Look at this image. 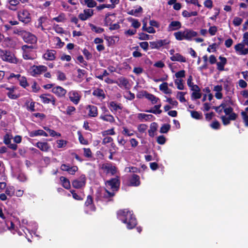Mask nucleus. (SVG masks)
Instances as JSON below:
<instances>
[{
	"instance_id": "obj_1",
	"label": "nucleus",
	"mask_w": 248,
	"mask_h": 248,
	"mask_svg": "<svg viewBox=\"0 0 248 248\" xmlns=\"http://www.w3.org/2000/svg\"><path fill=\"white\" fill-rule=\"evenodd\" d=\"M232 104L230 98L228 97L219 106L213 108L220 115V118L225 125L229 124L231 121L235 120L237 117V115L233 112V108L230 106Z\"/></svg>"
},
{
	"instance_id": "obj_2",
	"label": "nucleus",
	"mask_w": 248,
	"mask_h": 248,
	"mask_svg": "<svg viewBox=\"0 0 248 248\" xmlns=\"http://www.w3.org/2000/svg\"><path fill=\"white\" fill-rule=\"evenodd\" d=\"M118 187H107V188H106L104 187H101L97 189L96 198L100 200L109 199L114 196V191L115 190H117ZM110 200V199H108V201Z\"/></svg>"
},
{
	"instance_id": "obj_3",
	"label": "nucleus",
	"mask_w": 248,
	"mask_h": 248,
	"mask_svg": "<svg viewBox=\"0 0 248 248\" xmlns=\"http://www.w3.org/2000/svg\"><path fill=\"white\" fill-rule=\"evenodd\" d=\"M197 32L189 29H186L184 31H179L174 33V36L178 41L186 40L190 41L192 38L197 36Z\"/></svg>"
},
{
	"instance_id": "obj_4",
	"label": "nucleus",
	"mask_w": 248,
	"mask_h": 248,
	"mask_svg": "<svg viewBox=\"0 0 248 248\" xmlns=\"http://www.w3.org/2000/svg\"><path fill=\"white\" fill-rule=\"evenodd\" d=\"M32 45H24L22 46V56L24 59L27 60H32L35 59L36 55L33 50Z\"/></svg>"
},
{
	"instance_id": "obj_5",
	"label": "nucleus",
	"mask_w": 248,
	"mask_h": 248,
	"mask_svg": "<svg viewBox=\"0 0 248 248\" xmlns=\"http://www.w3.org/2000/svg\"><path fill=\"white\" fill-rule=\"evenodd\" d=\"M0 57L3 61L10 63H17L18 62V60L15 56V55L11 52L6 50L0 49Z\"/></svg>"
},
{
	"instance_id": "obj_6",
	"label": "nucleus",
	"mask_w": 248,
	"mask_h": 248,
	"mask_svg": "<svg viewBox=\"0 0 248 248\" xmlns=\"http://www.w3.org/2000/svg\"><path fill=\"white\" fill-rule=\"evenodd\" d=\"M67 95L69 100L76 105L78 104L82 97L80 92L77 90L69 91Z\"/></svg>"
},
{
	"instance_id": "obj_7",
	"label": "nucleus",
	"mask_w": 248,
	"mask_h": 248,
	"mask_svg": "<svg viewBox=\"0 0 248 248\" xmlns=\"http://www.w3.org/2000/svg\"><path fill=\"white\" fill-rule=\"evenodd\" d=\"M17 16L19 20L25 24H27L31 21V15L29 12L26 9L19 11Z\"/></svg>"
},
{
	"instance_id": "obj_8",
	"label": "nucleus",
	"mask_w": 248,
	"mask_h": 248,
	"mask_svg": "<svg viewBox=\"0 0 248 248\" xmlns=\"http://www.w3.org/2000/svg\"><path fill=\"white\" fill-rule=\"evenodd\" d=\"M100 169L102 171L106 174L113 175L115 174L117 172V169L116 167L110 163L103 164L101 166Z\"/></svg>"
},
{
	"instance_id": "obj_9",
	"label": "nucleus",
	"mask_w": 248,
	"mask_h": 248,
	"mask_svg": "<svg viewBox=\"0 0 248 248\" xmlns=\"http://www.w3.org/2000/svg\"><path fill=\"white\" fill-rule=\"evenodd\" d=\"M170 41L166 39L163 40H157L155 41L150 42V47L152 49H159L161 47L169 44Z\"/></svg>"
},
{
	"instance_id": "obj_10",
	"label": "nucleus",
	"mask_w": 248,
	"mask_h": 248,
	"mask_svg": "<svg viewBox=\"0 0 248 248\" xmlns=\"http://www.w3.org/2000/svg\"><path fill=\"white\" fill-rule=\"evenodd\" d=\"M22 35L24 41L28 43L33 44L36 43L37 37L33 34L28 31H22Z\"/></svg>"
},
{
	"instance_id": "obj_11",
	"label": "nucleus",
	"mask_w": 248,
	"mask_h": 248,
	"mask_svg": "<svg viewBox=\"0 0 248 248\" xmlns=\"http://www.w3.org/2000/svg\"><path fill=\"white\" fill-rule=\"evenodd\" d=\"M40 98L43 103L48 104L51 103L53 106L56 105V99L50 94H41Z\"/></svg>"
},
{
	"instance_id": "obj_12",
	"label": "nucleus",
	"mask_w": 248,
	"mask_h": 248,
	"mask_svg": "<svg viewBox=\"0 0 248 248\" xmlns=\"http://www.w3.org/2000/svg\"><path fill=\"white\" fill-rule=\"evenodd\" d=\"M47 69V67L44 65H33L31 67V74L33 76H36L46 71Z\"/></svg>"
},
{
	"instance_id": "obj_13",
	"label": "nucleus",
	"mask_w": 248,
	"mask_h": 248,
	"mask_svg": "<svg viewBox=\"0 0 248 248\" xmlns=\"http://www.w3.org/2000/svg\"><path fill=\"white\" fill-rule=\"evenodd\" d=\"M52 92L60 98L64 97L67 91L60 86H56L52 89Z\"/></svg>"
},
{
	"instance_id": "obj_14",
	"label": "nucleus",
	"mask_w": 248,
	"mask_h": 248,
	"mask_svg": "<svg viewBox=\"0 0 248 248\" xmlns=\"http://www.w3.org/2000/svg\"><path fill=\"white\" fill-rule=\"evenodd\" d=\"M62 171H67L71 175H74L78 170V167L76 166H71L69 164H62L61 166Z\"/></svg>"
},
{
	"instance_id": "obj_15",
	"label": "nucleus",
	"mask_w": 248,
	"mask_h": 248,
	"mask_svg": "<svg viewBox=\"0 0 248 248\" xmlns=\"http://www.w3.org/2000/svg\"><path fill=\"white\" fill-rule=\"evenodd\" d=\"M85 212L89 214L91 211H94L95 209V207L93 204V199L91 196L88 195L87 197V199L85 203Z\"/></svg>"
},
{
	"instance_id": "obj_16",
	"label": "nucleus",
	"mask_w": 248,
	"mask_h": 248,
	"mask_svg": "<svg viewBox=\"0 0 248 248\" xmlns=\"http://www.w3.org/2000/svg\"><path fill=\"white\" fill-rule=\"evenodd\" d=\"M93 15V10L91 9H85L82 13L78 15L79 18L82 21H85L91 17Z\"/></svg>"
},
{
	"instance_id": "obj_17",
	"label": "nucleus",
	"mask_w": 248,
	"mask_h": 248,
	"mask_svg": "<svg viewBox=\"0 0 248 248\" xmlns=\"http://www.w3.org/2000/svg\"><path fill=\"white\" fill-rule=\"evenodd\" d=\"M245 45L243 42L242 43H239L234 46V49L239 55H247L248 54V48H245Z\"/></svg>"
},
{
	"instance_id": "obj_18",
	"label": "nucleus",
	"mask_w": 248,
	"mask_h": 248,
	"mask_svg": "<svg viewBox=\"0 0 248 248\" xmlns=\"http://www.w3.org/2000/svg\"><path fill=\"white\" fill-rule=\"evenodd\" d=\"M181 23L179 21H171L169 25L167 30L169 31L178 30L181 28Z\"/></svg>"
},
{
	"instance_id": "obj_19",
	"label": "nucleus",
	"mask_w": 248,
	"mask_h": 248,
	"mask_svg": "<svg viewBox=\"0 0 248 248\" xmlns=\"http://www.w3.org/2000/svg\"><path fill=\"white\" fill-rule=\"evenodd\" d=\"M56 51L54 50H47L43 55V58L48 61H53L55 59Z\"/></svg>"
},
{
	"instance_id": "obj_20",
	"label": "nucleus",
	"mask_w": 248,
	"mask_h": 248,
	"mask_svg": "<svg viewBox=\"0 0 248 248\" xmlns=\"http://www.w3.org/2000/svg\"><path fill=\"white\" fill-rule=\"evenodd\" d=\"M86 177L85 175H81L78 178L74 181L73 186H84L86 184Z\"/></svg>"
},
{
	"instance_id": "obj_21",
	"label": "nucleus",
	"mask_w": 248,
	"mask_h": 248,
	"mask_svg": "<svg viewBox=\"0 0 248 248\" xmlns=\"http://www.w3.org/2000/svg\"><path fill=\"white\" fill-rule=\"evenodd\" d=\"M170 59L172 62H186V58L179 53H175L174 56H171Z\"/></svg>"
},
{
	"instance_id": "obj_22",
	"label": "nucleus",
	"mask_w": 248,
	"mask_h": 248,
	"mask_svg": "<svg viewBox=\"0 0 248 248\" xmlns=\"http://www.w3.org/2000/svg\"><path fill=\"white\" fill-rule=\"evenodd\" d=\"M35 146L43 152H47L50 148L49 144L46 142H38Z\"/></svg>"
},
{
	"instance_id": "obj_23",
	"label": "nucleus",
	"mask_w": 248,
	"mask_h": 248,
	"mask_svg": "<svg viewBox=\"0 0 248 248\" xmlns=\"http://www.w3.org/2000/svg\"><path fill=\"white\" fill-rule=\"evenodd\" d=\"M89 110L88 115L91 117H95L98 115L97 108L96 106L93 105H89L87 107Z\"/></svg>"
},
{
	"instance_id": "obj_24",
	"label": "nucleus",
	"mask_w": 248,
	"mask_h": 248,
	"mask_svg": "<svg viewBox=\"0 0 248 248\" xmlns=\"http://www.w3.org/2000/svg\"><path fill=\"white\" fill-rule=\"evenodd\" d=\"M144 96L148 100H150L153 104H156L160 101L159 98L156 97L154 94L149 93H145Z\"/></svg>"
},
{
	"instance_id": "obj_25",
	"label": "nucleus",
	"mask_w": 248,
	"mask_h": 248,
	"mask_svg": "<svg viewBox=\"0 0 248 248\" xmlns=\"http://www.w3.org/2000/svg\"><path fill=\"white\" fill-rule=\"evenodd\" d=\"M29 135L31 137H34L38 136H42L45 137L48 136V134L44 130L41 129L32 131L30 132Z\"/></svg>"
},
{
	"instance_id": "obj_26",
	"label": "nucleus",
	"mask_w": 248,
	"mask_h": 248,
	"mask_svg": "<svg viewBox=\"0 0 248 248\" xmlns=\"http://www.w3.org/2000/svg\"><path fill=\"white\" fill-rule=\"evenodd\" d=\"M219 59L220 62H217V68L219 71H223L224 65L227 63V59L226 58L222 56H219Z\"/></svg>"
},
{
	"instance_id": "obj_27",
	"label": "nucleus",
	"mask_w": 248,
	"mask_h": 248,
	"mask_svg": "<svg viewBox=\"0 0 248 248\" xmlns=\"http://www.w3.org/2000/svg\"><path fill=\"white\" fill-rule=\"evenodd\" d=\"M105 185L111 186H119L120 180L117 177L116 178H112L110 180L106 181V182L105 183Z\"/></svg>"
},
{
	"instance_id": "obj_28",
	"label": "nucleus",
	"mask_w": 248,
	"mask_h": 248,
	"mask_svg": "<svg viewBox=\"0 0 248 248\" xmlns=\"http://www.w3.org/2000/svg\"><path fill=\"white\" fill-rule=\"evenodd\" d=\"M158 125L157 123L154 122L151 123L150 126V129L148 130L149 135L150 137H153L155 135V132L157 130Z\"/></svg>"
},
{
	"instance_id": "obj_29",
	"label": "nucleus",
	"mask_w": 248,
	"mask_h": 248,
	"mask_svg": "<svg viewBox=\"0 0 248 248\" xmlns=\"http://www.w3.org/2000/svg\"><path fill=\"white\" fill-rule=\"evenodd\" d=\"M93 94L101 99H104L105 97V95L103 90L100 89H96L94 90L93 92Z\"/></svg>"
},
{
	"instance_id": "obj_30",
	"label": "nucleus",
	"mask_w": 248,
	"mask_h": 248,
	"mask_svg": "<svg viewBox=\"0 0 248 248\" xmlns=\"http://www.w3.org/2000/svg\"><path fill=\"white\" fill-rule=\"evenodd\" d=\"M168 84L167 82H164L159 86V90L165 94H170L171 91L168 88Z\"/></svg>"
},
{
	"instance_id": "obj_31",
	"label": "nucleus",
	"mask_w": 248,
	"mask_h": 248,
	"mask_svg": "<svg viewBox=\"0 0 248 248\" xmlns=\"http://www.w3.org/2000/svg\"><path fill=\"white\" fill-rule=\"evenodd\" d=\"M16 76L17 79L19 80V84L20 86L24 88L29 86V84L27 81L26 78L25 77H22L19 74H17Z\"/></svg>"
},
{
	"instance_id": "obj_32",
	"label": "nucleus",
	"mask_w": 248,
	"mask_h": 248,
	"mask_svg": "<svg viewBox=\"0 0 248 248\" xmlns=\"http://www.w3.org/2000/svg\"><path fill=\"white\" fill-rule=\"evenodd\" d=\"M161 107V104L155 105L152 109L146 110V112L152 113L155 114H160L162 112V110L160 109Z\"/></svg>"
},
{
	"instance_id": "obj_33",
	"label": "nucleus",
	"mask_w": 248,
	"mask_h": 248,
	"mask_svg": "<svg viewBox=\"0 0 248 248\" xmlns=\"http://www.w3.org/2000/svg\"><path fill=\"white\" fill-rule=\"evenodd\" d=\"M132 186H138L140 185V177L136 174H133L130 179Z\"/></svg>"
},
{
	"instance_id": "obj_34",
	"label": "nucleus",
	"mask_w": 248,
	"mask_h": 248,
	"mask_svg": "<svg viewBox=\"0 0 248 248\" xmlns=\"http://www.w3.org/2000/svg\"><path fill=\"white\" fill-rule=\"evenodd\" d=\"M35 102L32 101H30L29 100L26 101L25 103V106L26 107V108L28 111L31 112H34L35 111Z\"/></svg>"
},
{
	"instance_id": "obj_35",
	"label": "nucleus",
	"mask_w": 248,
	"mask_h": 248,
	"mask_svg": "<svg viewBox=\"0 0 248 248\" xmlns=\"http://www.w3.org/2000/svg\"><path fill=\"white\" fill-rule=\"evenodd\" d=\"M100 118L104 121L112 123L114 121V117L110 114H102L100 115Z\"/></svg>"
},
{
	"instance_id": "obj_36",
	"label": "nucleus",
	"mask_w": 248,
	"mask_h": 248,
	"mask_svg": "<svg viewBox=\"0 0 248 248\" xmlns=\"http://www.w3.org/2000/svg\"><path fill=\"white\" fill-rule=\"evenodd\" d=\"M109 108L112 111H118L121 110L123 107L117 104L116 102L112 101L109 103Z\"/></svg>"
},
{
	"instance_id": "obj_37",
	"label": "nucleus",
	"mask_w": 248,
	"mask_h": 248,
	"mask_svg": "<svg viewBox=\"0 0 248 248\" xmlns=\"http://www.w3.org/2000/svg\"><path fill=\"white\" fill-rule=\"evenodd\" d=\"M174 83L178 90H183L184 89V81L183 79H175Z\"/></svg>"
},
{
	"instance_id": "obj_38",
	"label": "nucleus",
	"mask_w": 248,
	"mask_h": 248,
	"mask_svg": "<svg viewBox=\"0 0 248 248\" xmlns=\"http://www.w3.org/2000/svg\"><path fill=\"white\" fill-rule=\"evenodd\" d=\"M46 19V18L45 17H40L37 21V23L36 24L35 26L38 28L40 29L42 31L45 30L44 28L43 27L42 24L44 22Z\"/></svg>"
},
{
	"instance_id": "obj_39",
	"label": "nucleus",
	"mask_w": 248,
	"mask_h": 248,
	"mask_svg": "<svg viewBox=\"0 0 248 248\" xmlns=\"http://www.w3.org/2000/svg\"><path fill=\"white\" fill-rule=\"evenodd\" d=\"M153 117V116L151 114H146L144 113H139L138 115V118L140 121L144 119L145 121L150 120Z\"/></svg>"
},
{
	"instance_id": "obj_40",
	"label": "nucleus",
	"mask_w": 248,
	"mask_h": 248,
	"mask_svg": "<svg viewBox=\"0 0 248 248\" xmlns=\"http://www.w3.org/2000/svg\"><path fill=\"white\" fill-rule=\"evenodd\" d=\"M191 114V117L197 120L202 119V113L196 111L188 110Z\"/></svg>"
},
{
	"instance_id": "obj_41",
	"label": "nucleus",
	"mask_w": 248,
	"mask_h": 248,
	"mask_svg": "<svg viewBox=\"0 0 248 248\" xmlns=\"http://www.w3.org/2000/svg\"><path fill=\"white\" fill-rule=\"evenodd\" d=\"M8 2L10 5V6L9 7V9L13 11L16 10L15 7L19 4L18 0H8Z\"/></svg>"
},
{
	"instance_id": "obj_42",
	"label": "nucleus",
	"mask_w": 248,
	"mask_h": 248,
	"mask_svg": "<svg viewBox=\"0 0 248 248\" xmlns=\"http://www.w3.org/2000/svg\"><path fill=\"white\" fill-rule=\"evenodd\" d=\"M186 94V92H178L177 93L176 98L182 103L186 102L185 95Z\"/></svg>"
},
{
	"instance_id": "obj_43",
	"label": "nucleus",
	"mask_w": 248,
	"mask_h": 248,
	"mask_svg": "<svg viewBox=\"0 0 248 248\" xmlns=\"http://www.w3.org/2000/svg\"><path fill=\"white\" fill-rule=\"evenodd\" d=\"M142 11V8L141 6H138L135 9H132L128 12V14L131 15H134L136 16H138V14L141 13Z\"/></svg>"
},
{
	"instance_id": "obj_44",
	"label": "nucleus",
	"mask_w": 248,
	"mask_h": 248,
	"mask_svg": "<svg viewBox=\"0 0 248 248\" xmlns=\"http://www.w3.org/2000/svg\"><path fill=\"white\" fill-rule=\"evenodd\" d=\"M16 188L15 187H7L5 190V194L10 197L15 196Z\"/></svg>"
},
{
	"instance_id": "obj_45",
	"label": "nucleus",
	"mask_w": 248,
	"mask_h": 248,
	"mask_svg": "<svg viewBox=\"0 0 248 248\" xmlns=\"http://www.w3.org/2000/svg\"><path fill=\"white\" fill-rule=\"evenodd\" d=\"M71 195H72L73 198L76 200H80L82 199L81 195H78L74 190H70L69 192L67 193L68 196H70Z\"/></svg>"
},
{
	"instance_id": "obj_46",
	"label": "nucleus",
	"mask_w": 248,
	"mask_h": 248,
	"mask_svg": "<svg viewBox=\"0 0 248 248\" xmlns=\"http://www.w3.org/2000/svg\"><path fill=\"white\" fill-rule=\"evenodd\" d=\"M117 218L124 223V210L120 209L116 213Z\"/></svg>"
},
{
	"instance_id": "obj_47",
	"label": "nucleus",
	"mask_w": 248,
	"mask_h": 248,
	"mask_svg": "<svg viewBox=\"0 0 248 248\" xmlns=\"http://www.w3.org/2000/svg\"><path fill=\"white\" fill-rule=\"evenodd\" d=\"M127 20L132 22V26L135 29L139 28L140 26V23L137 19L129 17Z\"/></svg>"
},
{
	"instance_id": "obj_48",
	"label": "nucleus",
	"mask_w": 248,
	"mask_h": 248,
	"mask_svg": "<svg viewBox=\"0 0 248 248\" xmlns=\"http://www.w3.org/2000/svg\"><path fill=\"white\" fill-rule=\"evenodd\" d=\"M65 14L63 13H61L58 16L54 17L52 20H55L57 22H63L65 20Z\"/></svg>"
},
{
	"instance_id": "obj_49",
	"label": "nucleus",
	"mask_w": 248,
	"mask_h": 248,
	"mask_svg": "<svg viewBox=\"0 0 248 248\" xmlns=\"http://www.w3.org/2000/svg\"><path fill=\"white\" fill-rule=\"evenodd\" d=\"M61 184L62 186H70L69 180L64 176H61L60 178Z\"/></svg>"
},
{
	"instance_id": "obj_50",
	"label": "nucleus",
	"mask_w": 248,
	"mask_h": 248,
	"mask_svg": "<svg viewBox=\"0 0 248 248\" xmlns=\"http://www.w3.org/2000/svg\"><path fill=\"white\" fill-rule=\"evenodd\" d=\"M186 76V71L184 70H180L175 74V77L176 79H182Z\"/></svg>"
},
{
	"instance_id": "obj_51",
	"label": "nucleus",
	"mask_w": 248,
	"mask_h": 248,
	"mask_svg": "<svg viewBox=\"0 0 248 248\" xmlns=\"http://www.w3.org/2000/svg\"><path fill=\"white\" fill-rule=\"evenodd\" d=\"M57 79L59 80H61V81H64L65 80H66V76L65 75L64 73H63V72L60 71H58L57 72Z\"/></svg>"
},
{
	"instance_id": "obj_52",
	"label": "nucleus",
	"mask_w": 248,
	"mask_h": 248,
	"mask_svg": "<svg viewBox=\"0 0 248 248\" xmlns=\"http://www.w3.org/2000/svg\"><path fill=\"white\" fill-rule=\"evenodd\" d=\"M85 4L89 8H93L96 5V2L93 0H84Z\"/></svg>"
},
{
	"instance_id": "obj_53",
	"label": "nucleus",
	"mask_w": 248,
	"mask_h": 248,
	"mask_svg": "<svg viewBox=\"0 0 248 248\" xmlns=\"http://www.w3.org/2000/svg\"><path fill=\"white\" fill-rule=\"evenodd\" d=\"M170 127V124H164L161 126L160 132L161 133H166L169 130Z\"/></svg>"
},
{
	"instance_id": "obj_54",
	"label": "nucleus",
	"mask_w": 248,
	"mask_h": 248,
	"mask_svg": "<svg viewBox=\"0 0 248 248\" xmlns=\"http://www.w3.org/2000/svg\"><path fill=\"white\" fill-rule=\"evenodd\" d=\"M217 31V28L216 26H210L208 32L211 36L215 35Z\"/></svg>"
},
{
	"instance_id": "obj_55",
	"label": "nucleus",
	"mask_w": 248,
	"mask_h": 248,
	"mask_svg": "<svg viewBox=\"0 0 248 248\" xmlns=\"http://www.w3.org/2000/svg\"><path fill=\"white\" fill-rule=\"evenodd\" d=\"M57 147L61 148L65 147L67 144V141L63 140H58L57 141Z\"/></svg>"
},
{
	"instance_id": "obj_56",
	"label": "nucleus",
	"mask_w": 248,
	"mask_h": 248,
	"mask_svg": "<svg viewBox=\"0 0 248 248\" xmlns=\"http://www.w3.org/2000/svg\"><path fill=\"white\" fill-rule=\"evenodd\" d=\"M78 140L80 143L82 144H87V141L84 138L80 131L78 132Z\"/></svg>"
},
{
	"instance_id": "obj_57",
	"label": "nucleus",
	"mask_w": 248,
	"mask_h": 248,
	"mask_svg": "<svg viewBox=\"0 0 248 248\" xmlns=\"http://www.w3.org/2000/svg\"><path fill=\"white\" fill-rule=\"evenodd\" d=\"M210 126L214 129H218L220 128V124L218 121H215L210 124Z\"/></svg>"
},
{
	"instance_id": "obj_58",
	"label": "nucleus",
	"mask_w": 248,
	"mask_h": 248,
	"mask_svg": "<svg viewBox=\"0 0 248 248\" xmlns=\"http://www.w3.org/2000/svg\"><path fill=\"white\" fill-rule=\"evenodd\" d=\"M76 111V108L73 106L67 107L66 110V114L69 115H72Z\"/></svg>"
},
{
	"instance_id": "obj_59",
	"label": "nucleus",
	"mask_w": 248,
	"mask_h": 248,
	"mask_svg": "<svg viewBox=\"0 0 248 248\" xmlns=\"http://www.w3.org/2000/svg\"><path fill=\"white\" fill-rule=\"evenodd\" d=\"M243 22V19L238 17H235L233 20V23L234 26H238L241 24Z\"/></svg>"
},
{
	"instance_id": "obj_60",
	"label": "nucleus",
	"mask_w": 248,
	"mask_h": 248,
	"mask_svg": "<svg viewBox=\"0 0 248 248\" xmlns=\"http://www.w3.org/2000/svg\"><path fill=\"white\" fill-rule=\"evenodd\" d=\"M241 115L242 116V118L245 125L248 126V115L246 113V112L242 111Z\"/></svg>"
},
{
	"instance_id": "obj_61",
	"label": "nucleus",
	"mask_w": 248,
	"mask_h": 248,
	"mask_svg": "<svg viewBox=\"0 0 248 248\" xmlns=\"http://www.w3.org/2000/svg\"><path fill=\"white\" fill-rule=\"evenodd\" d=\"M148 127V126L145 124H140L138 126V129L140 132V133H144L147 128Z\"/></svg>"
},
{
	"instance_id": "obj_62",
	"label": "nucleus",
	"mask_w": 248,
	"mask_h": 248,
	"mask_svg": "<svg viewBox=\"0 0 248 248\" xmlns=\"http://www.w3.org/2000/svg\"><path fill=\"white\" fill-rule=\"evenodd\" d=\"M217 47V45L216 43H213L209 46L207 49V51L209 52H211V51L214 52L216 51Z\"/></svg>"
},
{
	"instance_id": "obj_63",
	"label": "nucleus",
	"mask_w": 248,
	"mask_h": 248,
	"mask_svg": "<svg viewBox=\"0 0 248 248\" xmlns=\"http://www.w3.org/2000/svg\"><path fill=\"white\" fill-rule=\"evenodd\" d=\"M11 136L7 134L4 136V143L5 144L9 145L11 143Z\"/></svg>"
},
{
	"instance_id": "obj_64",
	"label": "nucleus",
	"mask_w": 248,
	"mask_h": 248,
	"mask_svg": "<svg viewBox=\"0 0 248 248\" xmlns=\"http://www.w3.org/2000/svg\"><path fill=\"white\" fill-rule=\"evenodd\" d=\"M83 54L87 60H89L92 58V54L86 48H84L82 50Z\"/></svg>"
}]
</instances>
